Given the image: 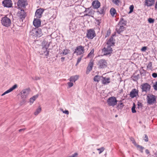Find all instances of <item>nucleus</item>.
Masks as SVG:
<instances>
[{"instance_id": "f257e3e1", "label": "nucleus", "mask_w": 157, "mask_h": 157, "mask_svg": "<svg viewBox=\"0 0 157 157\" xmlns=\"http://www.w3.org/2000/svg\"><path fill=\"white\" fill-rule=\"evenodd\" d=\"M8 15H6L1 18V23L2 25L5 27H8L11 25V21L10 19L8 17Z\"/></svg>"}, {"instance_id": "f03ea898", "label": "nucleus", "mask_w": 157, "mask_h": 157, "mask_svg": "<svg viewBox=\"0 0 157 157\" xmlns=\"http://www.w3.org/2000/svg\"><path fill=\"white\" fill-rule=\"evenodd\" d=\"M84 47L81 45L77 46L75 49L74 53L77 56H82L85 52Z\"/></svg>"}, {"instance_id": "7ed1b4c3", "label": "nucleus", "mask_w": 157, "mask_h": 157, "mask_svg": "<svg viewBox=\"0 0 157 157\" xmlns=\"http://www.w3.org/2000/svg\"><path fill=\"white\" fill-rule=\"evenodd\" d=\"M118 101L116 97L114 96L109 97L107 100L108 105L113 107H114L117 104Z\"/></svg>"}, {"instance_id": "20e7f679", "label": "nucleus", "mask_w": 157, "mask_h": 157, "mask_svg": "<svg viewBox=\"0 0 157 157\" xmlns=\"http://www.w3.org/2000/svg\"><path fill=\"white\" fill-rule=\"evenodd\" d=\"M96 36L95 32L93 29H90L87 30L86 36L88 39H93Z\"/></svg>"}, {"instance_id": "39448f33", "label": "nucleus", "mask_w": 157, "mask_h": 157, "mask_svg": "<svg viewBox=\"0 0 157 157\" xmlns=\"http://www.w3.org/2000/svg\"><path fill=\"white\" fill-rule=\"evenodd\" d=\"M111 47L107 45L105 46L102 49V52L104 53V55H107L111 54L112 53L113 50Z\"/></svg>"}, {"instance_id": "423d86ee", "label": "nucleus", "mask_w": 157, "mask_h": 157, "mask_svg": "<svg viewBox=\"0 0 157 157\" xmlns=\"http://www.w3.org/2000/svg\"><path fill=\"white\" fill-rule=\"evenodd\" d=\"M107 63L106 60L104 59H102L98 61V68L101 69L105 68L107 67Z\"/></svg>"}, {"instance_id": "0eeeda50", "label": "nucleus", "mask_w": 157, "mask_h": 157, "mask_svg": "<svg viewBox=\"0 0 157 157\" xmlns=\"http://www.w3.org/2000/svg\"><path fill=\"white\" fill-rule=\"evenodd\" d=\"M30 91V89L29 88H27L23 90L21 92V97L23 99H25L29 95Z\"/></svg>"}, {"instance_id": "6e6552de", "label": "nucleus", "mask_w": 157, "mask_h": 157, "mask_svg": "<svg viewBox=\"0 0 157 157\" xmlns=\"http://www.w3.org/2000/svg\"><path fill=\"white\" fill-rule=\"evenodd\" d=\"M150 85L147 83H145L142 84L141 86V88L142 92H147L149 91L151 89Z\"/></svg>"}, {"instance_id": "1a4fd4ad", "label": "nucleus", "mask_w": 157, "mask_h": 157, "mask_svg": "<svg viewBox=\"0 0 157 157\" xmlns=\"http://www.w3.org/2000/svg\"><path fill=\"white\" fill-rule=\"evenodd\" d=\"M27 4V0H18L17 2V6L18 8H25Z\"/></svg>"}, {"instance_id": "9d476101", "label": "nucleus", "mask_w": 157, "mask_h": 157, "mask_svg": "<svg viewBox=\"0 0 157 157\" xmlns=\"http://www.w3.org/2000/svg\"><path fill=\"white\" fill-rule=\"evenodd\" d=\"M17 15L19 18L22 21L25 18L26 15V13L23 9H20L18 12Z\"/></svg>"}, {"instance_id": "9b49d317", "label": "nucleus", "mask_w": 157, "mask_h": 157, "mask_svg": "<svg viewBox=\"0 0 157 157\" xmlns=\"http://www.w3.org/2000/svg\"><path fill=\"white\" fill-rule=\"evenodd\" d=\"M147 102L150 105L152 104L156 101V98L155 96L150 95L147 97Z\"/></svg>"}, {"instance_id": "f8f14e48", "label": "nucleus", "mask_w": 157, "mask_h": 157, "mask_svg": "<svg viewBox=\"0 0 157 157\" xmlns=\"http://www.w3.org/2000/svg\"><path fill=\"white\" fill-rule=\"evenodd\" d=\"M2 5L4 7L10 8L12 7L13 4L11 0H4Z\"/></svg>"}, {"instance_id": "ddd939ff", "label": "nucleus", "mask_w": 157, "mask_h": 157, "mask_svg": "<svg viewBox=\"0 0 157 157\" xmlns=\"http://www.w3.org/2000/svg\"><path fill=\"white\" fill-rule=\"evenodd\" d=\"M44 11V10L43 9L40 8L37 9L35 12V17L36 18H40Z\"/></svg>"}, {"instance_id": "4468645a", "label": "nucleus", "mask_w": 157, "mask_h": 157, "mask_svg": "<svg viewBox=\"0 0 157 157\" xmlns=\"http://www.w3.org/2000/svg\"><path fill=\"white\" fill-rule=\"evenodd\" d=\"M115 36V34H112V36H111L109 39L107 40V45H109L111 47L114 45L115 44V40L113 38V37L114 36Z\"/></svg>"}, {"instance_id": "2eb2a0df", "label": "nucleus", "mask_w": 157, "mask_h": 157, "mask_svg": "<svg viewBox=\"0 0 157 157\" xmlns=\"http://www.w3.org/2000/svg\"><path fill=\"white\" fill-rule=\"evenodd\" d=\"M40 18H34L33 23L34 26L37 28L40 26L41 24V21Z\"/></svg>"}, {"instance_id": "dca6fc26", "label": "nucleus", "mask_w": 157, "mask_h": 157, "mask_svg": "<svg viewBox=\"0 0 157 157\" xmlns=\"http://www.w3.org/2000/svg\"><path fill=\"white\" fill-rule=\"evenodd\" d=\"M138 90L136 89H133L130 93V96L134 98L138 95Z\"/></svg>"}, {"instance_id": "f3484780", "label": "nucleus", "mask_w": 157, "mask_h": 157, "mask_svg": "<svg viewBox=\"0 0 157 157\" xmlns=\"http://www.w3.org/2000/svg\"><path fill=\"white\" fill-rule=\"evenodd\" d=\"M125 27L123 26L119 25H117L116 26V30L117 33L119 34L123 32L125 29Z\"/></svg>"}, {"instance_id": "a211bd4d", "label": "nucleus", "mask_w": 157, "mask_h": 157, "mask_svg": "<svg viewBox=\"0 0 157 157\" xmlns=\"http://www.w3.org/2000/svg\"><path fill=\"white\" fill-rule=\"evenodd\" d=\"M92 5L94 9H98L100 6L101 4L98 0H95L92 2Z\"/></svg>"}, {"instance_id": "6ab92c4d", "label": "nucleus", "mask_w": 157, "mask_h": 157, "mask_svg": "<svg viewBox=\"0 0 157 157\" xmlns=\"http://www.w3.org/2000/svg\"><path fill=\"white\" fill-rule=\"evenodd\" d=\"M41 52V54L44 55L47 58L49 55V49L42 48Z\"/></svg>"}, {"instance_id": "aec40b11", "label": "nucleus", "mask_w": 157, "mask_h": 157, "mask_svg": "<svg viewBox=\"0 0 157 157\" xmlns=\"http://www.w3.org/2000/svg\"><path fill=\"white\" fill-rule=\"evenodd\" d=\"M155 0H145V5L148 7L151 6L154 4Z\"/></svg>"}, {"instance_id": "412c9836", "label": "nucleus", "mask_w": 157, "mask_h": 157, "mask_svg": "<svg viewBox=\"0 0 157 157\" xmlns=\"http://www.w3.org/2000/svg\"><path fill=\"white\" fill-rule=\"evenodd\" d=\"M106 9V6H104L99 9L97 12L100 14L104 15L105 13Z\"/></svg>"}, {"instance_id": "4be33fe9", "label": "nucleus", "mask_w": 157, "mask_h": 157, "mask_svg": "<svg viewBox=\"0 0 157 157\" xmlns=\"http://www.w3.org/2000/svg\"><path fill=\"white\" fill-rule=\"evenodd\" d=\"M103 78L102 80V83L104 85H107L110 82V78H106V77L101 76Z\"/></svg>"}, {"instance_id": "5701e85b", "label": "nucleus", "mask_w": 157, "mask_h": 157, "mask_svg": "<svg viewBox=\"0 0 157 157\" xmlns=\"http://www.w3.org/2000/svg\"><path fill=\"white\" fill-rule=\"evenodd\" d=\"M76 27L75 24L70 23L69 25L70 30L72 32H74L76 30Z\"/></svg>"}, {"instance_id": "b1692460", "label": "nucleus", "mask_w": 157, "mask_h": 157, "mask_svg": "<svg viewBox=\"0 0 157 157\" xmlns=\"http://www.w3.org/2000/svg\"><path fill=\"white\" fill-rule=\"evenodd\" d=\"M36 37H40L43 35L41 29L40 28H36Z\"/></svg>"}, {"instance_id": "393cba45", "label": "nucleus", "mask_w": 157, "mask_h": 157, "mask_svg": "<svg viewBox=\"0 0 157 157\" xmlns=\"http://www.w3.org/2000/svg\"><path fill=\"white\" fill-rule=\"evenodd\" d=\"M49 43L46 41H43L42 43V48L48 49L49 46Z\"/></svg>"}, {"instance_id": "a878e982", "label": "nucleus", "mask_w": 157, "mask_h": 157, "mask_svg": "<svg viewBox=\"0 0 157 157\" xmlns=\"http://www.w3.org/2000/svg\"><path fill=\"white\" fill-rule=\"evenodd\" d=\"M126 21L124 20L122 17L121 18L120 21L117 25H119L123 26H124L126 25Z\"/></svg>"}, {"instance_id": "bb28decb", "label": "nucleus", "mask_w": 157, "mask_h": 157, "mask_svg": "<svg viewBox=\"0 0 157 157\" xmlns=\"http://www.w3.org/2000/svg\"><path fill=\"white\" fill-rule=\"evenodd\" d=\"M79 78V76L77 75H75L71 77L69 80L70 82H75Z\"/></svg>"}, {"instance_id": "cd10ccee", "label": "nucleus", "mask_w": 157, "mask_h": 157, "mask_svg": "<svg viewBox=\"0 0 157 157\" xmlns=\"http://www.w3.org/2000/svg\"><path fill=\"white\" fill-rule=\"evenodd\" d=\"M139 75L138 74L136 75L135 73H134L131 77L132 80L134 81H137L139 79Z\"/></svg>"}, {"instance_id": "c85d7f7f", "label": "nucleus", "mask_w": 157, "mask_h": 157, "mask_svg": "<svg viewBox=\"0 0 157 157\" xmlns=\"http://www.w3.org/2000/svg\"><path fill=\"white\" fill-rule=\"evenodd\" d=\"M36 28H33L30 31L29 34L30 35L36 37Z\"/></svg>"}, {"instance_id": "c756f323", "label": "nucleus", "mask_w": 157, "mask_h": 157, "mask_svg": "<svg viewBox=\"0 0 157 157\" xmlns=\"http://www.w3.org/2000/svg\"><path fill=\"white\" fill-rule=\"evenodd\" d=\"M110 13L111 15L113 17L115 16V15L117 14L115 8H112L110 10Z\"/></svg>"}, {"instance_id": "7c9ffc66", "label": "nucleus", "mask_w": 157, "mask_h": 157, "mask_svg": "<svg viewBox=\"0 0 157 157\" xmlns=\"http://www.w3.org/2000/svg\"><path fill=\"white\" fill-rule=\"evenodd\" d=\"M94 49H92L90 52L88 54L87 58H91V57H93L94 55Z\"/></svg>"}, {"instance_id": "2f4dec72", "label": "nucleus", "mask_w": 157, "mask_h": 157, "mask_svg": "<svg viewBox=\"0 0 157 157\" xmlns=\"http://www.w3.org/2000/svg\"><path fill=\"white\" fill-rule=\"evenodd\" d=\"M141 152L143 153V150L144 149V148L142 146L136 144L135 146Z\"/></svg>"}, {"instance_id": "473e14b6", "label": "nucleus", "mask_w": 157, "mask_h": 157, "mask_svg": "<svg viewBox=\"0 0 157 157\" xmlns=\"http://www.w3.org/2000/svg\"><path fill=\"white\" fill-rule=\"evenodd\" d=\"M17 86V84H15L13 85L12 87L10 88V89L6 90L7 93H8L12 91H13L15 89Z\"/></svg>"}, {"instance_id": "72a5a7b5", "label": "nucleus", "mask_w": 157, "mask_h": 157, "mask_svg": "<svg viewBox=\"0 0 157 157\" xmlns=\"http://www.w3.org/2000/svg\"><path fill=\"white\" fill-rule=\"evenodd\" d=\"M101 78V76H99L98 75H96L94 78V82H98L100 81Z\"/></svg>"}, {"instance_id": "f704fd0d", "label": "nucleus", "mask_w": 157, "mask_h": 157, "mask_svg": "<svg viewBox=\"0 0 157 157\" xmlns=\"http://www.w3.org/2000/svg\"><path fill=\"white\" fill-rule=\"evenodd\" d=\"M124 106V105L123 104V103L122 102L118 104L117 105V106L116 108L118 110L119 109H121L123 108Z\"/></svg>"}, {"instance_id": "c9c22d12", "label": "nucleus", "mask_w": 157, "mask_h": 157, "mask_svg": "<svg viewBox=\"0 0 157 157\" xmlns=\"http://www.w3.org/2000/svg\"><path fill=\"white\" fill-rule=\"evenodd\" d=\"M41 111V108L40 106H39L38 108L36 109V111L34 113V114L35 116H36Z\"/></svg>"}, {"instance_id": "e433bc0d", "label": "nucleus", "mask_w": 157, "mask_h": 157, "mask_svg": "<svg viewBox=\"0 0 157 157\" xmlns=\"http://www.w3.org/2000/svg\"><path fill=\"white\" fill-rule=\"evenodd\" d=\"M38 97V96L37 95H36L33 96L29 100L30 103H33L34 101Z\"/></svg>"}, {"instance_id": "4c0bfd02", "label": "nucleus", "mask_w": 157, "mask_h": 157, "mask_svg": "<svg viewBox=\"0 0 157 157\" xmlns=\"http://www.w3.org/2000/svg\"><path fill=\"white\" fill-rule=\"evenodd\" d=\"M70 52V50L69 49H65L63 50L62 53L64 55H66Z\"/></svg>"}, {"instance_id": "58836bf2", "label": "nucleus", "mask_w": 157, "mask_h": 157, "mask_svg": "<svg viewBox=\"0 0 157 157\" xmlns=\"http://www.w3.org/2000/svg\"><path fill=\"white\" fill-rule=\"evenodd\" d=\"M152 63L151 62H150L147 65V69H149L150 70H152Z\"/></svg>"}, {"instance_id": "ea45409f", "label": "nucleus", "mask_w": 157, "mask_h": 157, "mask_svg": "<svg viewBox=\"0 0 157 157\" xmlns=\"http://www.w3.org/2000/svg\"><path fill=\"white\" fill-rule=\"evenodd\" d=\"M92 67L88 66L86 68L87 70L86 71V74H88L89 73V72L91 71L92 70Z\"/></svg>"}, {"instance_id": "a19ab883", "label": "nucleus", "mask_w": 157, "mask_h": 157, "mask_svg": "<svg viewBox=\"0 0 157 157\" xmlns=\"http://www.w3.org/2000/svg\"><path fill=\"white\" fill-rule=\"evenodd\" d=\"M105 150L104 147H102L99 148H97V150L99 151V154H100L102 152H103Z\"/></svg>"}, {"instance_id": "79ce46f5", "label": "nucleus", "mask_w": 157, "mask_h": 157, "mask_svg": "<svg viewBox=\"0 0 157 157\" xmlns=\"http://www.w3.org/2000/svg\"><path fill=\"white\" fill-rule=\"evenodd\" d=\"M134 8V6L133 5H131L130 6L129 8L130 11L128 13H131L133 11V10Z\"/></svg>"}, {"instance_id": "37998d69", "label": "nucleus", "mask_w": 157, "mask_h": 157, "mask_svg": "<svg viewBox=\"0 0 157 157\" xmlns=\"http://www.w3.org/2000/svg\"><path fill=\"white\" fill-rule=\"evenodd\" d=\"M83 57V55H82V56H81L80 57H78V58L76 65H77L81 61L82 59V58Z\"/></svg>"}, {"instance_id": "c03bdc74", "label": "nucleus", "mask_w": 157, "mask_h": 157, "mask_svg": "<svg viewBox=\"0 0 157 157\" xmlns=\"http://www.w3.org/2000/svg\"><path fill=\"white\" fill-rule=\"evenodd\" d=\"M111 34V30L110 29H108L107 32V33L105 36V37L109 36Z\"/></svg>"}, {"instance_id": "a18cd8bd", "label": "nucleus", "mask_w": 157, "mask_h": 157, "mask_svg": "<svg viewBox=\"0 0 157 157\" xmlns=\"http://www.w3.org/2000/svg\"><path fill=\"white\" fill-rule=\"evenodd\" d=\"M132 111L133 113H134L136 112V111L135 110V105L134 103H133V105L132 108Z\"/></svg>"}, {"instance_id": "49530a36", "label": "nucleus", "mask_w": 157, "mask_h": 157, "mask_svg": "<svg viewBox=\"0 0 157 157\" xmlns=\"http://www.w3.org/2000/svg\"><path fill=\"white\" fill-rule=\"evenodd\" d=\"M131 140L132 141V143L135 145H136L137 144L136 143L135 139L133 137H131L130 138Z\"/></svg>"}, {"instance_id": "de8ad7c7", "label": "nucleus", "mask_w": 157, "mask_h": 157, "mask_svg": "<svg viewBox=\"0 0 157 157\" xmlns=\"http://www.w3.org/2000/svg\"><path fill=\"white\" fill-rule=\"evenodd\" d=\"M112 2L116 5L118 6L119 1V0H112Z\"/></svg>"}, {"instance_id": "09e8293b", "label": "nucleus", "mask_w": 157, "mask_h": 157, "mask_svg": "<svg viewBox=\"0 0 157 157\" xmlns=\"http://www.w3.org/2000/svg\"><path fill=\"white\" fill-rule=\"evenodd\" d=\"M144 140L145 142H147L148 140V138L146 134L144 135Z\"/></svg>"}, {"instance_id": "8fccbe9b", "label": "nucleus", "mask_w": 157, "mask_h": 157, "mask_svg": "<svg viewBox=\"0 0 157 157\" xmlns=\"http://www.w3.org/2000/svg\"><path fill=\"white\" fill-rule=\"evenodd\" d=\"M71 82H69L67 83L69 88H70L72 87L73 85V83Z\"/></svg>"}, {"instance_id": "3c124183", "label": "nucleus", "mask_w": 157, "mask_h": 157, "mask_svg": "<svg viewBox=\"0 0 157 157\" xmlns=\"http://www.w3.org/2000/svg\"><path fill=\"white\" fill-rule=\"evenodd\" d=\"M153 87L155 90H157V81L155 82Z\"/></svg>"}, {"instance_id": "603ef678", "label": "nucleus", "mask_w": 157, "mask_h": 157, "mask_svg": "<svg viewBox=\"0 0 157 157\" xmlns=\"http://www.w3.org/2000/svg\"><path fill=\"white\" fill-rule=\"evenodd\" d=\"M148 21L149 23H152L154 22V20L151 18H149L148 19Z\"/></svg>"}, {"instance_id": "864d4df0", "label": "nucleus", "mask_w": 157, "mask_h": 157, "mask_svg": "<svg viewBox=\"0 0 157 157\" xmlns=\"http://www.w3.org/2000/svg\"><path fill=\"white\" fill-rule=\"evenodd\" d=\"M88 66L90 67H93V62L91 61H90Z\"/></svg>"}, {"instance_id": "5fc2aeb1", "label": "nucleus", "mask_w": 157, "mask_h": 157, "mask_svg": "<svg viewBox=\"0 0 157 157\" xmlns=\"http://www.w3.org/2000/svg\"><path fill=\"white\" fill-rule=\"evenodd\" d=\"M147 47H146V46L143 47L141 48V50L142 52H145L146 51V50H147Z\"/></svg>"}, {"instance_id": "6e6d98bb", "label": "nucleus", "mask_w": 157, "mask_h": 157, "mask_svg": "<svg viewBox=\"0 0 157 157\" xmlns=\"http://www.w3.org/2000/svg\"><path fill=\"white\" fill-rule=\"evenodd\" d=\"M61 111H62L63 113H65L67 115H68L69 113V112L67 110H66L65 111H63V109H62Z\"/></svg>"}, {"instance_id": "4d7b16f0", "label": "nucleus", "mask_w": 157, "mask_h": 157, "mask_svg": "<svg viewBox=\"0 0 157 157\" xmlns=\"http://www.w3.org/2000/svg\"><path fill=\"white\" fill-rule=\"evenodd\" d=\"M96 21V22H97V24H98V25H99L100 24L101 22V19L97 20Z\"/></svg>"}, {"instance_id": "13d9d810", "label": "nucleus", "mask_w": 157, "mask_h": 157, "mask_svg": "<svg viewBox=\"0 0 157 157\" xmlns=\"http://www.w3.org/2000/svg\"><path fill=\"white\" fill-rule=\"evenodd\" d=\"M152 76L153 78H156L157 77V73H154L152 74Z\"/></svg>"}, {"instance_id": "bf43d9fd", "label": "nucleus", "mask_w": 157, "mask_h": 157, "mask_svg": "<svg viewBox=\"0 0 157 157\" xmlns=\"http://www.w3.org/2000/svg\"><path fill=\"white\" fill-rule=\"evenodd\" d=\"M137 105L138 106V108H139V107H142V105L141 103L138 102L137 103Z\"/></svg>"}, {"instance_id": "052dcab7", "label": "nucleus", "mask_w": 157, "mask_h": 157, "mask_svg": "<svg viewBox=\"0 0 157 157\" xmlns=\"http://www.w3.org/2000/svg\"><path fill=\"white\" fill-rule=\"evenodd\" d=\"M26 129V128H23L22 129H20L18 130L19 132H21L22 131H24Z\"/></svg>"}, {"instance_id": "680f3d73", "label": "nucleus", "mask_w": 157, "mask_h": 157, "mask_svg": "<svg viewBox=\"0 0 157 157\" xmlns=\"http://www.w3.org/2000/svg\"><path fill=\"white\" fill-rule=\"evenodd\" d=\"M145 152L147 154H148L150 153L149 151L147 149L145 150Z\"/></svg>"}, {"instance_id": "e2e57ef3", "label": "nucleus", "mask_w": 157, "mask_h": 157, "mask_svg": "<svg viewBox=\"0 0 157 157\" xmlns=\"http://www.w3.org/2000/svg\"><path fill=\"white\" fill-rule=\"evenodd\" d=\"M65 60V58L64 57H62L61 58V61L62 62H63Z\"/></svg>"}, {"instance_id": "0e129e2a", "label": "nucleus", "mask_w": 157, "mask_h": 157, "mask_svg": "<svg viewBox=\"0 0 157 157\" xmlns=\"http://www.w3.org/2000/svg\"><path fill=\"white\" fill-rule=\"evenodd\" d=\"M155 9L157 10V1H156L155 4Z\"/></svg>"}, {"instance_id": "69168bd1", "label": "nucleus", "mask_w": 157, "mask_h": 157, "mask_svg": "<svg viewBox=\"0 0 157 157\" xmlns=\"http://www.w3.org/2000/svg\"><path fill=\"white\" fill-rule=\"evenodd\" d=\"M154 155H155V156H154V157H157V152H155V153L154 154Z\"/></svg>"}, {"instance_id": "338daca9", "label": "nucleus", "mask_w": 157, "mask_h": 157, "mask_svg": "<svg viewBox=\"0 0 157 157\" xmlns=\"http://www.w3.org/2000/svg\"><path fill=\"white\" fill-rule=\"evenodd\" d=\"M90 15L88 13H87L84 15V16H89Z\"/></svg>"}, {"instance_id": "774afa93", "label": "nucleus", "mask_w": 157, "mask_h": 157, "mask_svg": "<svg viewBox=\"0 0 157 157\" xmlns=\"http://www.w3.org/2000/svg\"><path fill=\"white\" fill-rule=\"evenodd\" d=\"M91 13V11H89V12L88 13L90 15V14Z\"/></svg>"}]
</instances>
